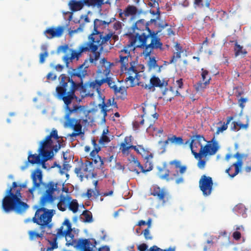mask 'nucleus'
I'll return each mask as SVG.
<instances>
[{
	"label": "nucleus",
	"instance_id": "nucleus-55",
	"mask_svg": "<svg viewBox=\"0 0 251 251\" xmlns=\"http://www.w3.org/2000/svg\"><path fill=\"white\" fill-rule=\"evenodd\" d=\"M181 51H179L174 53L173 56L172 57L170 60V63H175L176 62L178 59L181 57Z\"/></svg>",
	"mask_w": 251,
	"mask_h": 251
},
{
	"label": "nucleus",
	"instance_id": "nucleus-49",
	"mask_svg": "<svg viewBox=\"0 0 251 251\" xmlns=\"http://www.w3.org/2000/svg\"><path fill=\"white\" fill-rule=\"evenodd\" d=\"M136 152L140 154L143 158L145 157L146 156L148 155L150 153H151L147 150L145 149L142 145H138V148Z\"/></svg>",
	"mask_w": 251,
	"mask_h": 251
},
{
	"label": "nucleus",
	"instance_id": "nucleus-45",
	"mask_svg": "<svg viewBox=\"0 0 251 251\" xmlns=\"http://www.w3.org/2000/svg\"><path fill=\"white\" fill-rule=\"evenodd\" d=\"M199 156H197L196 155H193L195 158L198 160L197 166L201 169H203L206 165V160L202 159L204 157V155L199 154Z\"/></svg>",
	"mask_w": 251,
	"mask_h": 251
},
{
	"label": "nucleus",
	"instance_id": "nucleus-23",
	"mask_svg": "<svg viewBox=\"0 0 251 251\" xmlns=\"http://www.w3.org/2000/svg\"><path fill=\"white\" fill-rule=\"evenodd\" d=\"M72 226L70 221L68 219H65L57 231V236H66L69 235L72 231Z\"/></svg>",
	"mask_w": 251,
	"mask_h": 251
},
{
	"label": "nucleus",
	"instance_id": "nucleus-37",
	"mask_svg": "<svg viewBox=\"0 0 251 251\" xmlns=\"http://www.w3.org/2000/svg\"><path fill=\"white\" fill-rule=\"evenodd\" d=\"M150 1L148 3V5L151 7H154L156 8V11L155 12L154 10H151V13L152 14L156 15L157 14V18H159L160 17V11L159 7V0H149Z\"/></svg>",
	"mask_w": 251,
	"mask_h": 251
},
{
	"label": "nucleus",
	"instance_id": "nucleus-50",
	"mask_svg": "<svg viewBox=\"0 0 251 251\" xmlns=\"http://www.w3.org/2000/svg\"><path fill=\"white\" fill-rule=\"evenodd\" d=\"M57 239V236H55L52 239V241H49V242L51 245V247L48 248L47 251H51L53 249H57L58 248Z\"/></svg>",
	"mask_w": 251,
	"mask_h": 251
},
{
	"label": "nucleus",
	"instance_id": "nucleus-63",
	"mask_svg": "<svg viewBox=\"0 0 251 251\" xmlns=\"http://www.w3.org/2000/svg\"><path fill=\"white\" fill-rule=\"evenodd\" d=\"M122 23L119 21L116 22L113 25V28L116 30H120L122 28Z\"/></svg>",
	"mask_w": 251,
	"mask_h": 251
},
{
	"label": "nucleus",
	"instance_id": "nucleus-32",
	"mask_svg": "<svg viewBox=\"0 0 251 251\" xmlns=\"http://www.w3.org/2000/svg\"><path fill=\"white\" fill-rule=\"evenodd\" d=\"M142 110L144 114L141 115V117H143L144 115L149 114L151 115L155 120H157L158 118V114L155 112L154 113H149V111L150 110H152L155 111L156 109V106L154 105H145V107H142Z\"/></svg>",
	"mask_w": 251,
	"mask_h": 251
},
{
	"label": "nucleus",
	"instance_id": "nucleus-25",
	"mask_svg": "<svg viewBox=\"0 0 251 251\" xmlns=\"http://www.w3.org/2000/svg\"><path fill=\"white\" fill-rule=\"evenodd\" d=\"M71 197L70 196H60L59 201L57 204V207L59 210L64 211L67 209L69 204V201H71Z\"/></svg>",
	"mask_w": 251,
	"mask_h": 251
},
{
	"label": "nucleus",
	"instance_id": "nucleus-28",
	"mask_svg": "<svg viewBox=\"0 0 251 251\" xmlns=\"http://www.w3.org/2000/svg\"><path fill=\"white\" fill-rule=\"evenodd\" d=\"M153 157V156L152 153H150L148 155L146 156V157L144 158L145 162L144 167H143V171H142V173H145L152 170L153 163L152 159Z\"/></svg>",
	"mask_w": 251,
	"mask_h": 251
},
{
	"label": "nucleus",
	"instance_id": "nucleus-58",
	"mask_svg": "<svg viewBox=\"0 0 251 251\" xmlns=\"http://www.w3.org/2000/svg\"><path fill=\"white\" fill-rule=\"evenodd\" d=\"M169 142H170V140H169V137L168 138L167 140H165L164 142L162 141H159L158 143L159 144H163L162 147L160 148L161 153H164V152H165L166 146L168 144Z\"/></svg>",
	"mask_w": 251,
	"mask_h": 251
},
{
	"label": "nucleus",
	"instance_id": "nucleus-43",
	"mask_svg": "<svg viewBox=\"0 0 251 251\" xmlns=\"http://www.w3.org/2000/svg\"><path fill=\"white\" fill-rule=\"evenodd\" d=\"M104 0H84L85 5L88 6H97L98 7H100L103 4Z\"/></svg>",
	"mask_w": 251,
	"mask_h": 251
},
{
	"label": "nucleus",
	"instance_id": "nucleus-9",
	"mask_svg": "<svg viewBox=\"0 0 251 251\" xmlns=\"http://www.w3.org/2000/svg\"><path fill=\"white\" fill-rule=\"evenodd\" d=\"M132 30L134 38L130 40L136 39V44H137V42L138 40L139 43H141L142 46L147 42V36L150 35V32L152 31L143 19L139 20L135 23L132 27Z\"/></svg>",
	"mask_w": 251,
	"mask_h": 251
},
{
	"label": "nucleus",
	"instance_id": "nucleus-1",
	"mask_svg": "<svg viewBox=\"0 0 251 251\" xmlns=\"http://www.w3.org/2000/svg\"><path fill=\"white\" fill-rule=\"evenodd\" d=\"M58 183L53 181H49L43 184V191L41 196L38 208L35 214L32 221L34 223L40 225L41 229H44L46 226L51 222L52 218L55 213L53 209H48L47 207L54 204L58 199L60 189L58 187Z\"/></svg>",
	"mask_w": 251,
	"mask_h": 251
},
{
	"label": "nucleus",
	"instance_id": "nucleus-27",
	"mask_svg": "<svg viewBox=\"0 0 251 251\" xmlns=\"http://www.w3.org/2000/svg\"><path fill=\"white\" fill-rule=\"evenodd\" d=\"M84 5H85V3H84V0L79 1L71 0L69 3L70 8L73 12H75L81 10Z\"/></svg>",
	"mask_w": 251,
	"mask_h": 251
},
{
	"label": "nucleus",
	"instance_id": "nucleus-7",
	"mask_svg": "<svg viewBox=\"0 0 251 251\" xmlns=\"http://www.w3.org/2000/svg\"><path fill=\"white\" fill-rule=\"evenodd\" d=\"M158 32L159 31L155 32L151 31L150 32V35L147 36V40L149 38L151 39V43L149 44H147V42L143 46L141 45V43L136 44V48L144 49L143 53L145 56L150 57L153 54V50H154L159 49L161 51L164 50L163 44L161 41L160 38L157 35Z\"/></svg>",
	"mask_w": 251,
	"mask_h": 251
},
{
	"label": "nucleus",
	"instance_id": "nucleus-26",
	"mask_svg": "<svg viewBox=\"0 0 251 251\" xmlns=\"http://www.w3.org/2000/svg\"><path fill=\"white\" fill-rule=\"evenodd\" d=\"M112 104L114 105L115 107H117V105L116 102H114V99H109L106 103L104 102L103 100L102 103L99 104V107L101 109V113L103 114V119L105 120V117L107 116V110L106 109V107H108Z\"/></svg>",
	"mask_w": 251,
	"mask_h": 251
},
{
	"label": "nucleus",
	"instance_id": "nucleus-17",
	"mask_svg": "<svg viewBox=\"0 0 251 251\" xmlns=\"http://www.w3.org/2000/svg\"><path fill=\"white\" fill-rule=\"evenodd\" d=\"M113 63L107 61L105 58H103L100 62V66L97 71V77L100 78L101 77L100 75L103 74L105 75H109L111 71V67Z\"/></svg>",
	"mask_w": 251,
	"mask_h": 251
},
{
	"label": "nucleus",
	"instance_id": "nucleus-46",
	"mask_svg": "<svg viewBox=\"0 0 251 251\" xmlns=\"http://www.w3.org/2000/svg\"><path fill=\"white\" fill-rule=\"evenodd\" d=\"M233 119L232 116L228 117L226 119V123H224L221 127H218L216 131V134H219L220 132H222L227 128V125L229 124L230 121Z\"/></svg>",
	"mask_w": 251,
	"mask_h": 251
},
{
	"label": "nucleus",
	"instance_id": "nucleus-20",
	"mask_svg": "<svg viewBox=\"0 0 251 251\" xmlns=\"http://www.w3.org/2000/svg\"><path fill=\"white\" fill-rule=\"evenodd\" d=\"M65 125L74 131L69 135L70 137H76L83 133L82 131V126L80 124V120L78 121L71 120L69 123L65 122Z\"/></svg>",
	"mask_w": 251,
	"mask_h": 251
},
{
	"label": "nucleus",
	"instance_id": "nucleus-22",
	"mask_svg": "<svg viewBox=\"0 0 251 251\" xmlns=\"http://www.w3.org/2000/svg\"><path fill=\"white\" fill-rule=\"evenodd\" d=\"M138 12L137 7L134 5H128L125 9L123 11L121 9H119V17L122 21H124L127 17L136 15Z\"/></svg>",
	"mask_w": 251,
	"mask_h": 251
},
{
	"label": "nucleus",
	"instance_id": "nucleus-24",
	"mask_svg": "<svg viewBox=\"0 0 251 251\" xmlns=\"http://www.w3.org/2000/svg\"><path fill=\"white\" fill-rule=\"evenodd\" d=\"M32 179L33 183L34 184L35 187H40L41 185L40 189L41 194L43 191V184L44 183H47V182L42 183V171L39 169H36L34 173L32 174ZM49 182H48V183Z\"/></svg>",
	"mask_w": 251,
	"mask_h": 251
},
{
	"label": "nucleus",
	"instance_id": "nucleus-61",
	"mask_svg": "<svg viewBox=\"0 0 251 251\" xmlns=\"http://www.w3.org/2000/svg\"><path fill=\"white\" fill-rule=\"evenodd\" d=\"M62 60L65 62L66 67L67 68H69L70 63L73 60V59L71 58V56L69 57L67 55L64 56L62 58Z\"/></svg>",
	"mask_w": 251,
	"mask_h": 251
},
{
	"label": "nucleus",
	"instance_id": "nucleus-16",
	"mask_svg": "<svg viewBox=\"0 0 251 251\" xmlns=\"http://www.w3.org/2000/svg\"><path fill=\"white\" fill-rule=\"evenodd\" d=\"M233 157L237 159V161L234 163H233L231 166H234L235 167V172L232 174H229V172L230 170L231 167H229V168L227 169L226 171V173H227L229 175V176L232 178L236 176L240 172L243 165L242 159L247 157V155L241 154L238 152L234 155Z\"/></svg>",
	"mask_w": 251,
	"mask_h": 251
},
{
	"label": "nucleus",
	"instance_id": "nucleus-40",
	"mask_svg": "<svg viewBox=\"0 0 251 251\" xmlns=\"http://www.w3.org/2000/svg\"><path fill=\"white\" fill-rule=\"evenodd\" d=\"M108 132L109 131L107 128H105L103 130L102 135L99 141L100 144L104 145L110 142L109 137L106 135Z\"/></svg>",
	"mask_w": 251,
	"mask_h": 251
},
{
	"label": "nucleus",
	"instance_id": "nucleus-12",
	"mask_svg": "<svg viewBox=\"0 0 251 251\" xmlns=\"http://www.w3.org/2000/svg\"><path fill=\"white\" fill-rule=\"evenodd\" d=\"M213 182L212 177L203 175L199 180V187L204 196L211 195L213 189Z\"/></svg>",
	"mask_w": 251,
	"mask_h": 251
},
{
	"label": "nucleus",
	"instance_id": "nucleus-31",
	"mask_svg": "<svg viewBox=\"0 0 251 251\" xmlns=\"http://www.w3.org/2000/svg\"><path fill=\"white\" fill-rule=\"evenodd\" d=\"M170 165H174L175 169H179V173L180 175H183L185 173L187 170L186 165H182L181 162L178 160H174L169 162Z\"/></svg>",
	"mask_w": 251,
	"mask_h": 251
},
{
	"label": "nucleus",
	"instance_id": "nucleus-59",
	"mask_svg": "<svg viewBox=\"0 0 251 251\" xmlns=\"http://www.w3.org/2000/svg\"><path fill=\"white\" fill-rule=\"evenodd\" d=\"M146 240H151L152 239V237L151 235L150 232V229L149 228H146L142 232Z\"/></svg>",
	"mask_w": 251,
	"mask_h": 251
},
{
	"label": "nucleus",
	"instance_id": "nucleus-53",
	"mask_svg": "<svg viewBox=\"0 0 251 251\" xmlns=\"http://www.w3.org/2000/svg\"><path fill=\"white\" fill-rule=\"evenodd\" d=\"M82 215L85 218L84 221L85 222L90 223L92 221V215L90 211L84 210L82 213Z\"/></svg>",
	"mask_w": 251,
	"mask_h": 251
},
{
	"label": "nucleus",
	"instance_id": "nucleus-5",
	"mask_svg": "<svg viewBox=\"0 0 251 251\" xmlns=\"http://www.w3.org/2000/svg\"><path fill=\"white\" fill-rule=\"evenodd\" d=\"M17 182H13L12 187L7 190V195L3 198L2 207L5 212L14 210L18 213L24 212L28 207V204L22 201L21 188L17 189Z\"/></svg>",
	"mask_w": 251,
	"mask_h": 251
},
{
	"label": "nucleus",
	"instance_id": "nucleus-19",
	"mask_svg": "<svg viewBox=\"0 0 251 251\" xmlns=\"http://www.w3.org/2000/svg\"><path fill=\"white\" fill-rule=\"evenodd\" d=\"M92 143L94 145V149L90 152L91 159L93 160L95 164L99 163V164L97 165L98 168L102 169L103 165L104 164L103 161L98 154L99 151L100 150V148L97 145L96 142L94 139L92 140Z\"/></svg>",
	"mask_w": 251,
	"mask_h": 251
},
{
	"label": "nucleus",
	"instance_id": "nucleus-48",
	"mask_svg": "<svg viewBox=\"0 0 251 251\" xmlns=\"http://www.w3.org/2000/svg\"><path fill=\"white\" fill-rule=\"evenodd\" d=\"M214 239V237L211 236L210 237V240H207L206 241V245H204L203 247V251H209V250L211 249L214 243L213 242Z\"/></svg>",
	"mask_w": 251,
	"mask_h": 251
},
{
	"label": "nucleus",
	"instance_id": "nucleus-60",
	"mask_svg": "<svg viewBox=\"0 0 251 251\" xmlns=\"http://www.w3.org/2000/svg\"><path fill=\"white\" fill-rule=\"evenodd\" d=\"M248 101L247 98L241 97L238 100L239 106L243 109L245 107V103Z\"/></svg>",
	"mask_w": 251,
	"mask_h": 251
},
{
	"label": "nucleus",
	"instance_id": "nucleus-4",
	"mask_svg": "<svg viewBox=\"0 0 251 251\" xmlns=\"http://www.w3.org/2000/svg\"><path fill=\"white\" fill-rule=\"evenodd\" d=\"M136 39L129 40L126 46L119 51V62L121 64V70L128 76L126 81H130V86L133 87L138 84L139 80V72L137 69V59L133 58L130 54V50H133L136 47Z\"/></svg>",
	"mask_w": 251,
	"mask_h": 251
},
{
	"label": "nucleus",
	"instance_id": "nucleus-15",
	"mask_svg": "<svg viewBox=\"0 0 251 251\" xmlns=\"http://www.w3.org/2000/svg\"><path fill=\"white\" fill-rule=\"evenodd\" d=\"M206 141L205 138L202 136L200 135L193 136L190 144L192 153L193 155H195V153H198L197 151H199L201 148H203L204 146V144Z\"/></svg>",
	"mask_w": 251,
	"mask_h": 251
},
{
	"label": "nucleus",
	"instance_id": "nucleus-2",
	"mask_svg": "<svg viewBox=\"0 0 251 251\" xmlns=\"http://www.w3.org/2000/svg\"><path fill=\"white\" fill-rule=\"evenodd\" d=\"M88 62L86 60L82 64L80 65L77 69H74L71 75V77L67 76L68 81H64L65 88H67L68 84L70 83L69 91L75 93V91L80 89L85 96L93 97L95 92L99 95L100 94V87L101 85V79L94 80H89L83 83V79L88 75L87 69L88 66L86 65Z\"/></svg>",
	"mask_w": 251,
	"mask_h": 251
},
{
	"label": "nucleus",
	"instance_id": "nucleus-34",
	"mask_svg": "<svg viewBox=\"0 0 251 251\" xmlns=\"http://www.w3.org/2000/svg\"><path fill=\"white\" fill-rule=\"evenodd\" d=\"M169 93H172L171 96L168 98L166 97L167 100L169 101H171L175 97L180 95L178 90H176L173 87H170L169 89H166L163 92V95H167L169 94Z\"/></svg>",
	"mask_w": 251,
	"mask_h": 251
},
{
	"label": "nucleus",
	"instance_id": "nucleus-35",
	"mask_svg": "<svg viewBox=\"0 0 251 251\" xmlns=\"http://www.w3.org/2000/svg\"><path fill=\"white\" fill-rule=\"evenodd\" d=\"M101 85L104 83H107L108 86L114 91H116V88L117 86L115 84V82L113 81V78L108 77V75H105L104 77L101 78Z\"/></svg>",
	"mask_w": 251,
	"mask_h": 251
},
{
	"label": "nucleus",
	"instance_id": "nucleus-56",
	"mask_svg": "<svg viewBox=\"0 0 251 251\" xmlns=\"http://www.w3.org/2000/svg\"><path fill=\"white\" fill-rule=\"evenodd\" d=\"M148 64L150 68H155L156 67H157L156 60H155L154 57H150Z\"/></svg>",
	"mask_w": 251,
	"mask_h": 251
},
{
	"label": "nucleus",
	"instance_id": "nucleus-38",
	"mask_svg": "<svg viewBox=\"0 0 251 251\" xmlns=\"http://www.w3.org/2000/svg\"><path fill=\"white\" fill-rule=\"evenodd\" d=\"M114 92L117 98L121 100H124L127 95L126 89L124 86L119 88L117 87L116 91L115 90Z\"/></svg>",
	"mask_w": 251,
	"mask_h": 251
},
{
	"label": "nucleus",
	"instance_id": "nucleus-6",
	"mask_svg": "<svg viewBox=\"0 0 251 251\" xmlns=\"http://www.w3.org/2000/svg\"><path fill=\"white\" fill-rule=\"evenodd\" d=\"M116 20L115 18H111L109 20L105 21L96 19L94 21V30L92 33L88 36V40L97 45L100 48V50H102L105 44H107L112 37V34L108 33L103 35V32L98 30V28H105L110 23Z\"/></svg>",
	"mask_w": 251,
	"mask_h": 251
},
{
	"label": "nucleus",
	"instance_id": "nucleus-33",
	"mask_svg": "<svg viewBox=\"0 0 251 251\" xmlns=\"http://www.w3.org/2000/svg\"><path fill=\"white\" fill-rule=\"evenodd\" d=\"M234 51L235 57L238 56H242L244 57L248 53L246 50L244 49L243 46L238 44L237 42H235L234 45Z\"/></svg>",
	"mask_w": 251,
	"mask_h": 251
},
{
	"label": "nucleus",
	"instance_id": "nucleus-18",
	"mask_svg": "<svg viewBox=\"0 0 251 251\" xmlns=\"http://www.w3.org/2000/svg\"><path fill=\"white\" fill-rule=\"evenodd\" d=\"M65 27L63 26L57 27H50L44 31V34L48 39H52L55 37H59L63 34Z\"/></svg>",
	"mask_w": 251,
	"mask_h": 251
},
{
	"label": "nucleus",
	"instance_id": "nucleus-14",
	"mask_svg": "<svg viewBox=\"0 0 251 251\" xmlns=\"http://www.w3.org/2000/svg\"><path fill=\"white\" fill-rule=\"evenodd\" d=\"M151 195L164 203L169 198V193L165 188H161L157 185H154L151 189Z\"/></svg>",
	"mask_w": 251,
	"mask_h": 251
},
{
	"label": "nucleus",
	"instance_id": "nucleus-42",
	"mask_svg": "<svg viewBox=\"0 0 251 251\" xmlns=\"http://www.w3.org/2000/svg\"><path fill=\"white\" fill-rule=\"evenodd\" d=\"M78 203L76 200H72L71 198V201H69L68 208L70 211H72L74 213L77 212L78 209Z\"/></svg>",
	"mask_w": 251,
	"mask_h": 251
},
{
	"label": "nucleus",
	"instance_id": "nucleus-64",
	"mask_svg": "<svg viewBox=\"0 0 251 251\" xmlns=\"http://www.w3.org/2000/svg\"><path fill=\"white\" fill-rule=\"evenodd\" d=\"M232 237L235 240H239L241 237V233L239 231H236L233 233Z\"/></svg>",
	"mask_w": 251,
	"mask_h": 251
},
{
	"label": "nucleus",
	"instance_id": "nucleus-39",
	"mask_svg": "<svg viewBox=\"0 0 251 251\" xmlns=\"http://www.w3.org/2000/svg\"><path fill=\"white\" fill-rule=\"evenodd\" d=\"M169 174L170 171L166 166H164L162 168H158V175L161 179L168 180Z\"/></svg>",
	"mask_w": 251,
	"mask_h": 251
},
{
	"label": "nucleus",
	"instance_id": "nucleus-57",
	"mask_svg": "<svg viewBox=\"0 0 251 251\" xmlns=\"http://www.w3.org/2000/svg\"><path fill=\"white\" fill-rule=\"evenodd\" d=\"M153 129V130L154 131H157V132H156V134L157 135V134H162L163 132V129L162 128H160V129L157 130V128H155L153 126V125L152 124H151L149 125V126L147 128V131L148 132H150V130H151V129Z\"/></svg>",
	"mask_w": 251,
	"mask_h": 251
},
{
	"label": "nucleus",
	"instance_id": "nucleus-30",
	"mask_svg": "<svg viewBox=\"0 0 251 251\" xmlns=\"http://www.w3.org/2000/svg\"><path fill=\"white\" fill-rule=\"evenodd\" d=\"M90 242L88 239H79L77 241L76 246L83 250V251H92V249L89 247Z\"/></svg>",
	"mask_w": 251,
	"mask_h": 251
},
{
	"label": "nucleus",
	"instance_id": "nucleus-51",
	"mask_svg": "<svg viewBox=\"0 0 251 251\" xmlns=\"http://www.w3.org/2000/svg\"><path fill=\"white\" fill-rule=\"evenodd\" d=\"M201 76L202 81H206V80H208L210 78V81L211 79V76L209 75V71L207 70H205L203 68L201 69Z\"/></svg>",
	"mask_w": 251,
	"mask_h": 251
},
{
	"label": "nucleus",
	"instance_id": "nucleus-11",
	"mask_svg": "<svg viewBox=\"0 0 251 251\" xmlns=\"http://www.w3.org/2000/svg\"><path fill=\"white\" fill-rule=\"evenodd\" d=\"M88 40V41L84 43L82 45L80 46L77 50H71V58L74 60L76 59L77 60L79 59L81 56L82 53L86 52H95L98 50L99 47L97 45Z\"/></svg>",
	"mask_w": 251,
	"mask_h": 251
},
{
	"label": "nucleus",
	"instance_id": "nucleus-36",
	"mask_svg": "<svg viewBox=\"0 0 251 251\" xmlns=\"http://www.w3.org/2000/svg\"><path fill=\"white\" fill-rule=\"evenodd\" d=\"M43 159L40 154H29L28 156V162L32 164H39L42 165Z\"/></svg>",
	"mask_w": 251,
	"mask_h": 251
},
{
	"label": "nucleus",
	"instance_id": "nucleus-21",
	"mask_svg": "<svg viewBox=\"0 0 251 251\" xmlns=\"http://www.w3.org/2000/svg\"><path fill=\"white\" fill-rule=\"evenodd\" d=\"M128 160L129 162V169L130 171L134 172L137 175L141 172L142 173L143 166L134 155H130Z\"/></svg>",
	"mask_w": 251,
	"mask_h": 251
},
{
	"label": "nucleus",
	"instance_id": "nucleus-41",
	"mask_svg": "<svg viewBox=\"0 0 251 251\" xmlns=\"http://www.w3.org/2000/svg\"><path fill=\"white\" fill-rule=\"evenodd\" d=\"M130 139H128L127 137H126L124 139V142L121 144L120 150L124 154L128 155L129 153V150L130 149L129 148V146H126L128 144V141Z\"/></svg>",
	"mask_w": 251,
	"mask_h": 251
},
{
	"label": "nucleus",
	"instance_id": "nucleus-47",
	"mask_svg": "<svg viewBox=\"0 0 251 251\" xmlns=\"http://www.w3.org/2000/svg\"><path fill=\"white\" fill-rule=\"evenodd\" d=\"M170 142L177 145H182L183 140L181 137H177L176 135H173L172 137H169Z\"/></svg>",
	"mask_w": 251,
	"mask_h": 251
},
{
	"label": "nucleus",
	"instance_id": "nucleus-52",
	"mask_svg": "<svg viewBox=\"0 0 251 251\" xmlns=\"http://www.w3.org/2000/svg\"><path fill=\"white\" fill-rule=\"evenodd\" d=\"M42 231L40 233H36L34 231H29L28 233L30 236V238L32 239H35L39 237H42L45 232V230L44 229H41Z\"/></svg>",
	"mask_w": 251,
	"mask_h": 251
},
{
	"label": "nucleus",
	"instance_id": "nucleus-44",
	"mask_svg": "<svg viewBox=\"0 0 251 251\" xmlns=\"http://www.w3.org/2000/svg\"><path fill=\"white\" fill-rule=\"evenodd\" d=\"M210 83V78L206 81H199L196 84L195 88L197 91H202L205 89L208 85Z\"/></svg>",
	"mask_w": 251,
	"mask_h": 251
},
{
	"label": "nucleus",
	"instance_id": "nucleus-3",
	"mask_svg": "<svg viewBox=\"0 0 251 251\" xmlns=\"http://www.w3.org/2000/svg\"><path fill=\"white\" fill-rule=\"evenodd\" d=\"M60 86L56 88V91L58 97L62 99L65 104L66 113L65 116V122L69 123L71 120L78 121L80 120V124L87 123V120L84 119V116L87 117L88 112L84 106L75 104L73 108L70 107L69 105L71 103L72 100L76 98L75 94L73 92L68 91L67 92V88H65L64 81H68L69 79L66 78L65 74H62L59 76Z\"/></svg>",
	"mask_w": 251,
	"mask_h": 251
},
{
	"label": "nucleus",
	"instance_id": "nucleus-13",
	"mask_svg": "<svg viewBox=\"0 0 251 251\" xmlns=\"http://www.w3.org/2000/svg\"><path fill=\"white\" fill-rule=\"evenodd\" d=\"M219 147L218 143L216 141H212L211 142H208L202 148H201L198 153L195 154L197 156H199V154L204 155V157L207 156H211L214 155L218 151Z\"/></svg>",
	"mask_w": 251,
	"mask_h": 251
},
{
	"label": "nucleus",
	"instance_id": "nucleus-29",
	"mask_svg": "<svg viewBox=\"0 0 251 251\" xmlns=\"http://www.w3.org/2000/svg\"><path fill=\"white\" fill-rule=\"evenodd\" d=\"M150 84L151 86L149 87V89H151L152 87L161 88L163 86H166L168 85V82L165 80L162 81L159 77L153 76L150 79Z\"/></svg>",
	"mask_w": 251,
	"mask_h": 251
},
{
	"label": "nucleus",
	"instance_id": "nucleus-8",
	"mask_svg": "<svg viewBox=\"0 0 251 251\" xmlns=\"http://www.w3.org/2000/svg\"><path fill=\"white\" fill-rule=\"evenodd\" d=\"M53 138L56 140H58L59 137L58 135L57 130L55 129H52L50 135H48L46 138L41 142V146L39 149L40 154H41L43 158L42 162V167L46 168L45 166V162L50 159L53 156V152L51 151H47L45 149L49 148L51 147Z\"/></svg>",
	"mask_w": 251,
	"mask_h": 251
},
{
	"label": "nucleus",
	"instance_id": "nucleus-54",
	"mask_svg": "<svg viewBox=\"0 0 251 251\" xmlns=\"http://www.w3.org/2000/svg\"><path fill=\"white\" fill-rule=\"evenodd\" d=\"M244 93V90L241 86H236L233 88V94L236 97H240Z\"/></svg>",
	"mask_w": 251,
	"mask_h": 251
},
{
	"label": "nucleus",
	"instance_id": "nucleus-10",
	"mask_svg": "<svg viewBox=\"0 0 251 251\" xmlns=\"http://www.w3.org/2000/svg\"><path fill=\"white\" fill-rule=\"evenodd\" d=\"M75 173L82 180L84 177L86 178L94 177L96 174L94 173V167L92 162L86 161L81 163L75 169Z\"/></svg>",
	"mask_w": 251,
	"mask_h": 251
},
{
	"label": "nucleus",
	"instance_id": "nucleus-62",
	"mask_svg": "<svg viewBox=\"0 0 251 251\" xmlns=\"http://www.w3.org/2000/svg\"><path fill=\"white\" fill-rule=\"evenodd\" d=\"M238 124V130L241 129H247L249 126V122L247 121L245 124H242L240 121L237 122Z\"/></svg>",
	"mask_w": 251,
	"mask_h": 251
}]
</instances>
